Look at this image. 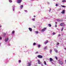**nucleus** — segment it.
Returning a JSON list of instances; mask_svg holds the SVG:
<instances>
[{
  "mask_svg": "<svg viewBox=\"0 0 66 66\" xmlns=\"http://www.w3.org/2000/svg\"><path fill=\"white\" fill-rule=\"evenodd\" d=\"M36 44H36V43H34L33 44V46H35V45H36Z\"/></svg>",
  "mask_w": 66,
  "mask_h": 66,
  "instance_id": "nucleus-22",
  "label": "nucleus"
},
{
  "mask_svg": "<svg viewBox=\"0 0 66 66\" xmlns=\"http://www.w3.org/2000/svg\"><path fill=\"white\" fill-rule=\"evenodd\" d=\"M28 29H29V30L30 31V32H32V28H28Z\"/></svg>",
  "mask_w": 66,
  "mask_h": 66,
  "instance_id": "nucleus-11",
  "label": "nucleus"
},
{
  "mask_svg": "<svg viewBox=\"0 0 66 66\" xmlns=\"http://www.w3.org/2000/svg\"><path fill=\"white\" fill-rule=\"evenodd\" d=\"M33 27H34V28H36L35 26H33Z\"/></svg>",
  "mask_w": 66,
  "mask_h": 66,
  "instance_id": "nucleus-43",
  "label": "nucleus"
},
{
  "mask_svg": "<svg viewBox=\"0 0 66 66\" xmlns=\"http://www.w3.org/2000/svg\"><path fill=\"white\" fill-rule=\"evenodd\" d=\"M19 63H21V60H19Z\"/></svg>",
  "mask_w": 66,
  "mask_h": 66,
  "instance_id": "nucleus-38",
  "label": "nucleus"
},
{
  "mask_svg": "<svg viewBox=\"0 0 66 66\" xmlns=\"http://www.w3.org/2000/svg\"><path fill=\"white\" fill-rule=\"evenodd\" d=\"M24 11L25 12H26V13H28V11L27 10H24Z\"/></svg>",
  "mask_w": 66,
  "mask_h": 66,
  "instance_id": "nucleus-28",
  "label": "nucleus"
},
{
  "mask_svg": "<svg viewBox=\"0 0 66 66\" xmlns=\"http://www.w3.org/2000/svg\"><path fill=\"white\" fill-rule=\"evenodd\" d=\"M2 39V38L1 37H0V40H1Z\"/></svg>",
  "mask_w": 66,
  "mask_h": 66,
  "instance_id": "nucleus-41",
  "label": "nucleus"
},
{
  "mask_svg": "<svg viewBox=\"0 0 66 66\" xmlns=\"http://www.w3.org/2000/svg\"><path fill=\"white\" fill-rule=\"evenodd\" d=\"M61 6L63 7H65V6L64 5H61Z\"/></svg>",
  "mask_w": 66,
  "mask_h": 66,
  "instance_id": "nucleus-30",
  "label": "nucleus"
},
{
  "mask_svg": "<svg viewBox=\"0 0 66 66\" xmlns=\"http://www.w3.org/2000/svg\"><path fill=\"white\" fill-rule=\"evenodd\" d=\"M55 27H57V25H56V24L55 25Z\"/></svg>",
  "mask_w": 66,
  "mask_h": 66,
  "instance_id": "nucleus-44",
  "label": "nucleus"
},
{
  "mask_svg": "<svg viewBox=\"0 0 66 66\" xmlns=\"http://www.w3.org/2000/svg\"><path fill=\"white\" fill-rule=\"evenodd\" d=\"M38 63L39 64H42V63L39 60H38Z\"/></svg>",
  "mask_w": 66,
  "mask_h": 66,
  "instance_id": "nucleus-10",
  "label": "nucleus"
},
{
  "mask_svg": "<svg viewBox=\"0 0 66 66\" xmlns=\"http://www.w3.org/2000/svg\"><path fill=\"white\" fill-rule=\"evenodd\" d=\"M65 11V10H63L62 11V12H61L62 13V14H64Z\"/></svg>",
  "mask_w": 66,
  "mask_h": 66,
  "instance_id": "nucleus-13",
  "label": "nucleus"
},
{
  "mask_svg": "<svg viewBox=\"0 0 66 66\" xmlns=\"http://www.w3.org/2000/svg\"><path fill=\"white\" fill-rule=\"evenodd\" d=\"M44 50H46V49H47V46H45L44 48Z\"/></svg>",
  "mask_w": 66,
  "mask_h": 66,
  "instance_id": "nucleus-17",
  "label": "nucleus"
},
{
  "mask_svg": "<svg viewBox=\"0 0 66 66\" xmlns=\"http://www.w3.org/2000/svg\"><path fill=\"white\" fill-rule=\"evenodd\" d=\"M55 58L56 60H57V57H55Z\"/></svg>",
  "mask_w": 66,
  "mask_h": 66,
  "instance_id": "nucleus-39",
  "label": "nucleus"
},
{
  "mask_svg": "<svg viewBox=\"0 0 66 66\" xmlns=\"http://www.w3.org/2000/svg\"><path fill=\"white\" fill-rule=\"evenodd\" d=\"M53 1H55V0H53Z\"/></svg>",
  "mask_w": 66,
  "mask_h": 66,
  "instance_id": "nucleus-55",
  "label": "nucleus"
},
{
  "mask_svg": "<svg viewBox=\"0 0 66 66\" xmlns=\"http://www.w3.org/2000/svg\"><path fill=\"white\" fill-rule=\"evenodd\" d=\"M20 12H18V14H20Z\"/></svg>",
  "mask_w": 66,
  "mask_h": 66,
  "instance_id": "nucleus-46",
  "label": "nucleus"
},
{
  "mask_svg": "<svg viewBox=\"0 0 66 66\" xmlns=\"http://www.w3.org/2000/svg\"><path fill=\"white\" fill-rule=\"evenodd\" d=\"M47 4H50V3H49V2H47Z\"/></svg>",
  "mask_w": 66,
  "mask_h": 66,
  "instance_id": "nucleus-42",
  "label": "nucleus"
},
{
  "mask_svg": "<svg viewBox=\"0 0 66 66\" xmlns=\"http://www.w3.org/2000/svg\"><path fill=\"white\" fill-rule=\"evenodd\" d=\"M41 9H44V7H41Z\"/></svg>",
  "mask_w": 66,
  "mask_h": 66,
  "instance_id": "nucleus-53",
  "label": "nucleus"
},
{
  "mask_svg": "<svg viewBox=\"0 0 66 66\" xmlns=\"http://www.w3.org/2000/svg\"><path fill=\"white\" fill-rule=\"evenodd\" d=\"M37 46L38 48H40V47L41 45L40 44H38Z\"/></svg>",
  "mask_w": 66,
  "mask_h": 66,
  "instance_id": "nucleus-21",
  "label": "nucleus"
},
{
  "mask_svg": "<svg viewBox=\"0 0 66 66\" xmlns=\"http://www.w3.org/2000/svg\"><path fill=\"white\" fill-rule=\"evenodd\" d=\"M65 19H66V18H65Z\"/></svg>",
  "mask_w": 66,
  "mask_h": 66,
  "instance_id": "nucleus-59",
  "label": "nucleus"
},
{
  "mask_svg": "<svg viewBox=\"0 0 66 66\" xmlns=\"http://www.w3.org/2000/svg\"><path fill=\"white\" fill-rule=\"evenodd\" d=\"M15 33V31L13 30L12 32V34H14Z\"/></svg>",
  "mask_w": 66,
  "mask_h": 66,
  "instance_id": "nucleus-16",
  "label": "nucleus"
},
{
  "mask_svg": "<svg viewBox=\"0 0 66 66\" xmlns=\"http://www.w3.org/2000/svg\"><path fill=\"white\" fill-rule=\"evenodd\" d=\"M44 63L45 65H46V61H44Z\"/></svg>",
  "mask_w": 66,
  "mask_h": 66,
  "instance_id": "nucleus-29",
  "label": "nucleus"
},
{
  "mask_svg": "<svg viewBox=\"0 0 66 66\" xmlns=\"http://www.w3.org/2000/svg\"><path fill=\"white\" fill-rule=\"evenodd\" d=\"M42 19H43V18H42Z\"/></svg>",
  "mask_w": 66,
  "mask_h": 66,
  "instance_id": "nucleus-57",
  "label": "nucleus"
},
{
  "mask_svg": "<svg viewBox=\"0 0 66 66\" xmlns=\"http://www.w3.org/2000/svg\"><path fill=\"white\" fill-rule=\"evenodd\" d=\"M54 50L55 51V52L56 53H57V52H58V51L57 50H56V49L55 48L54 49Z\"/></svg>",
  "mask_w": 66,
  "mask_h": 66,
  "instance_id": "nucleus-12",
  "label": "nucleus"
},
{
  "mask_svg": "<svg viewBox=\"0 0 66 66\" xmlns=\"http://www.w3.org/2000/svg\"><path fill=\"white\" fill-rule=\"evenodd\" d=\"M48 27H51L52 26L51 24H48Z\"/></svg>",
  "mask_w": 66,
  "mask_h": 66,
  "instance_id": "nucleus-19",
  "label": "nucleus"
},
{
  "mask_svg": "<svg viewBox=\"0 0 66 66\" xmlns=\"http://www.w3.org/2000/svg\"><path fill=\"white\" fill-rule=\"evenodd\" d=\"M64 49L66 50V48H64Z\"/></svg>",
  "mask_w": 66,
  "mask_h": 66,
  "instance_id": "nucleus-52",
  "label": "nucleus"
},
{
  "mask_svg": "<svg viewBox=\"0 0 66 66\" xmlns=\"http://www.w3.org/2000/svg\"><path fill=\"white\" fill-rule=\"evenodd\" d=\"M56 47H58V46H57Z\"/></svg>",
  "mask_w": 66,
  "mask_h": 66,
  "instance_id": "nucleus-56",
  "label": "nucleus"
},
{
  "mask_svg": "<svg viewBox=\"0 0 66 66\" xmlns=\"http://www.w3.org/2000/svg\"><path fill=\"white\" fill-rule=\"evenodd\" d=\"M6 35V34H5V33H4L3 35L4 36H5Z\"/></svg>",
  "mask_w": 66,
  "mask_h": 66,
  "instance_id": "nucleus-35",
  "label": "nucleus"
},
{
  "mask_svg": "<svg viewBox=\"0 0 66 66\" xmlns=\"http://www.w3.org/2000/svg\"><path fill=\"white\" fill-rule=\"evenodd\" d=\"M34 17H36V16H35V15H34Z\"/></svg>",
  "mask_w": 66,
  "mask_h": 66,
  "instance_id": "nucleus-50",
  "label": "nucleus"
},
{
  "mask_svg": "<svg viewBox=\"0 0 66 66\" xmlns=\"http://www.w3.org/2000/svg\"><path fill=\"white\" fill-rule=\"evenodd\" d=\"M1 44L0 43V45Z\"/></svg>",
  "mask_w": 66,
  "mask_h": 66,
  "instance_id": "nucleus-60",
  "label": "nucleus"
},
{
  "mask_svg": "<svg viewBox=\"0 0 66 66\" xmlns=\"http://www.w3.org/2000/svg\"><path fill=\"white\" fill-rule=\"evenodd\" d=\"M48 38H50V37H49Z\"/></svg>",
  "mask_w": 66,
  "mask_h": 66,
  "instance_id": "nucleus-58",
  "label": "nucleus"
},
{
  "mask_svg": "<svg viewBox=\"0 0 66 66\" xmlns=\"http://www.w3.org/2000/svg\"><path fill=\"white\" fill-rule=\"evenodd\" d=\"M59 62V63L61 65H62V64H63V62L61 59H60L59 61H58Z\"/></svg>",
  "mask_w": 66,
  "mask_h": 66,
  "instance_id": "nucleus-1",
  "label": "nucleus"
},
{
  "mask_svg": "<svg viewBox=\"0 0 66 66\" xmlns=\"http://www.w3.org/2000/svg\"><path fill=\"white\" fill-rule=\"evenodd\" d=\"M55 23L56 24H57V22H55Z\"/></svg>",
  "mask_w": 66,
  "mask_h": 66,
  "instance_id": "nucleus-51",
  "label": "nucleus"
},
{
  "mask_svg": "<svg viewBox=\"0 0 66 66\" xmlns=\"http://www.w3.org/2000/svg\"><path fill=\"white\" fill-rule=\"evenodd\" d=\"M17 2L18 3H20L22 1V0H16Z\"/></svg>",
  "mask_w": 66,
  "mask_h": 66,
  "instance_id": "nucleus-3",
  "label": "nucleus"
},
{
  "mask_svg": "<svg viewBox=\"0 0 66 66\" xmlns=\"http://www.w3.org/2000/svg\"><path fill=\"white\" fill-rule=\"evenodd\" d=\"M9 1L10 3H12V1L11 0H9Z\"/></svg>",
  "mask_w": 66,
  "mask_h": 66,
  "instance_id": "nucleus-27",
  "label": "nucleus"
},
{
  "mask_svg": "<svg viewBox=\"0 0 66 66\" xmlns=\"http://www.w3.org/2000/svg\"><path fill=\"white\" fill-rule=\"evenodd\" d=\"M61 36V35H58V36Z\"/></svg>",
  "mask_w": 66,
  "mask_h": 66,
  "instance_id": "nucleus-48",
  "label": "nucleus"
},
{
  "mask_svg": "<svg viewBox=\"0 0 66 66\" xmlns=\"http://www.w3.org/2000/svg\"><path fill=\"white\" fill-rule=\"evenodd\" d=\"M60 21H63V19H60Z\"/></svg>",
  "mask_w": 66,
  "mask_h": 66,
  "instance_id": "nucleus-23",
  "label": "nucleus"
},
{
  "mask_svg": "<svg viewBox=\"0 0 66 66\" xmlns=\"http://www.w3.org/2000/svg\"><path fill=\"white\" fill-rule=\"evenodd\" d=\"M28 66H31V63H28Z\"/></svg>",
  "mask_w": 66,
  "mask_h": 66,
  "instance_id": "nucleus-15",
  "label": "nucleus"
},
{
  "mask_svg": "<svg viewBox=\"0 0 66 66\" xmlns=\"http://www.w3.org/2000/svg\"><path fill=\"white\" fill-rule=\"evenodd\" d=\"M51 9H50V10H48L49 12H50V11H51Z\"/></svg>",
  "mask_w": 66,
  "mask_h": 66,
  "instance_id": "nucleus-33",
  "label": "nucleus"
},
{
  "mask_svg": "<svg viewBox=\"0 0 66 66\" xmlns=\"http://www.w3.org/2000/svg\"><path fill=\"white\" fill-rule=\"evenodd\" d=\"M32 21H35V18L32 19Z\"/></svg>",
  "mask_w": 66,
  "mask_h": 66,
  "instance_id": "nucleus-31",
  "label": "nucleus"
},
{
  "mask_svg": "<svg viewBox=\"0 0 66 66\" xmlns=\"http://www.w3.org/2000/svg\"><path fill=\"white\" fill-rule=\"evenodd\" d=\"M2 26L1 25L0 26V28H1Z\"/></svg>",
  "mask_w": 66,
  "mask_h": 66,
  "instance_id": "nucleus-49",
  "label": "nucleus"
},
{
  "mask_svg": "<svg viewBox=\"0 0 66 66\" xmlns=\"http://www.w3.org/2000/svg\"><path fill=\"white\" fill-rule=\"evenodd\" d=\"M65 63H66V60H65Z\"/></svg>",
  "mask_w": 66,
  "mask_h": 66,
  "instance_id": "nucleus-54",
  "label": "nucleus"
},
{
  "mask_svg": "<svg viewBox=\"0 0 66 66\" xmlns=\"http://www.w3.org/2000/svg\"><path fill=\"white\" fill-rule=\"evenodd\" d=\"M55 5L56 6H58V4H56Z\"/></svg>",
  "mask_w": 66,
  "mask_h": 66,
  "instance_id": "nucleus-40",
  "label": "nucleus"
},
{
  "mask_svg": "<svg viewBox=\"0 0 66 66\" xmlns=\"http://www.w3.org/2000/svg\"><path fill=\"white\" fill-rule=\"evenodd\" d=\"M38 53V52H36L35 53V54H36Z\"/></svg>",
  "mask_w": 66,
  "mask_h": 66,
  "instance_id": "nucleus-37",
  "label": "nucleus"
},
{
  "mask_svg": "<svg viewBox=\"0 0 66 66\" xmlns=\"http://www.w3.org/2000/svg\"><path fill=\"white\" fill-rule=\"evenodd\" d=\"M8 40H9V38H5V42L6 43L8 42Z\"/></svg>",
  "mask_w": 66,
  "mask_h": 66,
  "instance_id": "nucleus-6",
  "label": "nucleus"
},
{
  "mask_svg": "<svg viewBox=\"0 0 66 66\" xmlns=\"http://www.w3.org/2000/svg\"><path fill=\"white\" fill-rule=\"evenodd\" d=\"M12 7L13 11V12H14V11H15V6L14 5L13 6H12Z\"/></svg>",
  "mask_w": 66,
  "mask_h": 66,
  "instance_id": "nucleus-9",
  "label": "nucleus"
},
{
  "mask_svg": "<svg viewBox=\"0 0 66 66\" xmlns=\"http://www.w3.org/2000/svg\"><path fill=\"white\" fill-rule=\"evenodd\" d=\"M41 66H43V64L42 63L41 64Z\"/></svg>",
  "mask_w": 66,
  "mask_h": 66,
  "instance_id": "nucleus-45",
  "label": "nucleus"
},
{
  "mask_svg": "<svg viewBox=\"0 0 66 66\" xmlns=\"http://www.w3.org/2000/svg\"><path fill=\"white\" fill-rule=\"evenodd\" d=\"M8 46H10V44H8Z\"/></svg>",
  "mask_w": 66,
  "mask_h": 66,
  "instance_id": "nucleus-47",
  "label": "nucleus"
},
{
  "mask_svg": "<svg viewBox=\"0 0 66 66\" xmlns=\"http://www.w3.org/2000/svg\"><path fill=\"white\" fill-rule=\"evenodd\" d=\"M49 60H50V61H51V62L52 63V64H53V62H52V61H53V59H52V58H50V59Z\"/></svg>",
  "mask_w": 66,
  "mask_h": 66,
  "instance_id": "nucleus-5",
  "label": "nucleus"
},
{
  "mask_svg": "<svg viewBox=\"0 0 66 66\" xmlns=\"http://www.w3.org/2000/svg\"><path fill=\"white\" fill-rule=\"evenodd\" d=\"M62 2H63V3H65V2H66V1L65 0H63L62 1Z\"/></svg>",
  "mask_w": 66,
  "mask_h": 66,
  "instance_id": "nucleus-20",
  "label": "nucleus"
},
{
  "mask_svg": "<svg viewBox=\"0 0 66 66\" xmlns=\"http://www.w3.org/2000/svg\"><path fill=\"white\" fill-rule=\"evenodd\" d=\"M48 40H47L44 43V44H47V43H48Z\"/></svg>",
  "mask_w": 66,
  "mask_h": 66,
  "instance_id": "nucleus-14",
  "label": "nucleus"
},
{
  "mask_svg": "<svg viewBox=\"0 0 66 66\" xmlns=\"http://www.w3.org/2000/svg\"><path fill=\"white\" fill-rule=\"evenodd\" d=\"M4 62L5 63H7L9 62V60H7V59H5Z\"/></svg>",
  "mask_w": 66,
  "mask_h": 66,
  "instance_id": "nucleus-7",
  "label": "nucleus"
},
{
  "mask_svg": "<svg viewBox=\"0 0 66 66\" xmlns=\"http://www.w3.org/2000/svg\"><path fill=\"white\" fill-rule=\"evenodd\" d=\"M59 43H57L56 44V45H57V46H59Z\"/></svg>",
  "mask_w": 66,
  "mask_h": 66,
  "instance_id": "nucleus-36",
  "label": "nucleus"
},
{
  "mask_svg": "<svg viewBox=\"0 0 66 66\" xmlns=\"http://www.w3.org/2000/svg\"><path fill=\"white\" fill-rule=\"evenodd\" d=\"M37 57L38 58H40V59H42V58H43V56L41 55H38Z\"/></svg>",
  "mask_w": 66,
  "mask_h": 66,
  "instance_id": "nucleus-4",
  "label": "nucleus"
},
{
  "mask_svg": "<svg viewBox=\"0 0 66 66\" xmlns=\"http://www.w3.org/2000/svg\"><path fill=\"white\" fill-rule=\"evenodd\" d=\"M60 25L61 27H65V24L64 23H62L60 24Z\"/></svg>",
  "mask_w": 66,
  "mask_h": 66,
  "instance_id": "nucleus-2",
  "label": "nucleus"
},
{
  "mask_svg": "<svg viewBox=\"0 0 66 66\" xmlns=\"http://www.w3.org/2000/svg\"><path fill=\"white\" fill-rule=\"evenodd\" d=\"M35 33H36V34H38V31H35Z\"/></svg>",
  "mask_w": 66,
  "mask_h": 66,
  "instance_id": "nucleus-26",
  "label": "nucleus"
},
{
  "mask_svg": "<svg viewBox=\"0 0 66 66\" xmlns=\"http://www.w3.org/2000/svg\"><path fill=\"white\" fill-rule=\"evenodd\" d=\"M46 29L47 28H45L43 29L41 31L42 32H44V31H45L46 30Z\"/></svg>",
  "mask_w": 66,
  "mask_h": 66,
  "instance_id": "nucleus-8",
  "label": "nucleus"
},
{
  "mask_svg": "<svg viewBox=\"0 0 66 66\" xmlns=\"http://www.w3.org/2000/svg\"><path fill=\"white\" fill-rule=\"evenodd\" d=\"M63 29H64V27H62V29H61V31H63Z\"/></svg>",
  "mask_w": 66,
  "mask_h": 66,
  "instance_id": "nucleus-34",
  "label": "nucleus"
},
{
  "mask_svg": "<svg viewBox=\"0 0 66 66\" xmlns=\"http://www.w3.org/2000/svg\"><path fill=\"white\" fill-rule=\"evenodd\" d=\"M55 33L54 32H53V35H55Z\"/></svg>",
  "mask_w": 66,
  "mask_h": 66,
  "instance_id": "nucleus-32",
  "label": "nucleus"
},
{
  "mask_svg": "<svg viewBox=\"0 0 66 66\" xmlns=\"http://www.w3.org/2000/svg\"><path fill=\"white\" fill-rule=\"evenodd\" d=\"M56 20L57 21H60V19H57Z\"/></svg>",
  "mask_w": 66,
  "mask_h": 66,
  "instance_id": "nucleus-24",
  "label": "nucleus"
},
{
  "mask_svg": "<svg viewBox=\"0 0 66 66\" xmlns=\"http://www.w3.org/2000/svg\"><path fill=\"white\" fill-rule=\"evenodd\" d=\"M23 5H21L20 6V7L21 9H22L23 7Z\"/></svg>",
  "mask_w": 66,
  "mask_h": 66,
  "instance_id": "nucleus-18",
  "label": "nucleus"
},
{
  "mask_svg": "<svg viewBox=\"0 0 66 66\" xmlns=\"http://www.w3.org/2000/svg\"><path fill=\"white\" fill-rule=\"evenodd\" d=\"M52 50H50V53H51L52 52Z\"/></svg>",
  "mask_w": 66,
  "mask_h": 66,
  "instance_id": "nucleus-25",
  "label": "nucleus"
}]
</instances>
